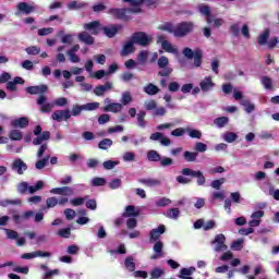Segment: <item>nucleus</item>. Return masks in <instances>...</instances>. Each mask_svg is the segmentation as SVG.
Listing matches in <instances>:
<instances>
[{
    "label": "nucleus",
    "instance_id": "a211bd4d",
    "mask_svg": "<svg viewBox=\"0 0 279 279\" xmlns=\"http://www.w3.org/2000/svg\"><path fill=\"white\" fill-rule=\"evenodd\" d=\"M269 36H271V31L269 28H265L262 34L257 37V45L259 47H264L269 43Z\"/></svg>",
    "mask_w": 279,
    "mask_h": 279
},
{
    "label": "nucleus",
    "instance_id": "0eeeda50",
    "mask_svg": "<svg viewBox=\"0 0 279 279\" xmlns=\"http://www.w3.org/2000/svg\"><path fill=\"white\" fill-rule=\"evenodd\" d=\"M11 169L14 171V173H17V175H24L28 167L27 163L23 161V159L16 158L11 162Z\"/></svg>",
    "mask_w": 279,
    "mask_h": 279
},
{
    "label": "nucleus",
    "instance_id": "7ed1b4c3",
    "mask_svg": "<svg viewBox=\"0 0 279 279\" xmlns=\"http://www.w3.org/2000/svg\"><path fill=\"white\" fill-rule=\"evenodd\" d=\"M138 12H143V9H132V8H111L108 10V14L112 16L113 19H117L118 21H132V16L130 14H138Z\"/></svg>",
    "mask_w": 279,
    "mask_h": 279
},
{
    "label": "nucleus",
    "instance_id": "13d9d810",
    "mask_svg": "<svg viewBox=\"0 0 279 279\" xmlns=\"http://www.w3.org/2000/svg\"><path fill=\"white\" fill-rule=\"evenodd\" d=\"M4 232L7 234V239H10L11 241L19 239V232H16L14 230L4 229Z\"/></svg>",
    "mask_w": 279,
    "mask_h": 279
},
{
    "label": "nucleus",
    "instance_id": "bf43d9fd",
    "mask_svg": "<svg viewBox=\"0 0 279 279\" xmlns=\"http://www.w3.org/2000/svg\"><path fill=\"white\" fill-rule=\"evenodd\" d=\"M190 138H202V131L195 129H187Z\"/></svg>",
    "mask_w": 279,
    "mask_h": 279
},
{
    "label": "nucleus",
    "instance_id": "774afa93",
    "mask_svg": "<svg viewBox=\"0 0 279 279\" xmlns=\"http://www.w3.org/2000/svg\"><path fill=\"white\" fill-rule=\"evenodd\" d=\"M49 34H53V28L52 27L39 28L38 29V36H49Z\"/></svg>",
    "mask_w": 279,
    "mask_h": 279
},
{
    "label": "nucleus",
    "instance_id": "e433bc0d",
    "mask_svg": "<svg viewBox=\"0 0 279 279\" xmlns=\"http://www.w3.org/2000/svg\"><path fill=\"white\" fill-rule=\"evenodd\" d=\"M49 158H51L50 156H47L43 159L37 160V162L35 163L36 169H45V167H47V165H49Z\"/></svg>",
    "mask_w": 279,
    "mask_h": 279
},
{
    "label": "nucleus",
    "instance_id": "f704fd0d",
    "mask_svg": "<svg viewBox=\"0 0 279 279\" xmlns=\"http://www.w3.org/2000/svg\"><path fill=\"white\" fill-rule=\"evenodd\" d=\"M9 138L11 141H23V133L19 130H11L9 133Z\"/></svg>",
    "mask_w": 279,
    "mask_h": 279
},
{
    "label": "nucleus",
    "instance_id": "2eb2a0df",
    "mask_svg": "<svg viewBox=\"0 0 279 279\" xmlns=\"http://www.w3.org/2000/svg\"><path fill=\"white\" fill-rule=\"evenodd\" d=\"M47 96L45 95H40L37 98V105L40 106V112L44 113H49L51 112V108H53V106H51V104L47 102Z\"/></svg>",
    "mask_w": 279,
    "mask_h": 279
},
{
    "label": "nucleus",
    "instance_id": "dca6fc26",
    "mask_svg": "<svg viewBox=\"0 0 279 279\" xmlns=\"http://www.w3.org/2000/svg\"><path fill=\"white\" fill-rule=\"evenodd\" d=\"M165 232H167V227H165V225H159L158 228L150 230V241H158Z\"/></svg>",
    "mask_w": 279,
    "mask_h": 279
},
{
    "label": "nucleus",
    "instance_id": "6e6552de",
    "mask_svg": "<svg viewBox=\"0 0 279 279\" xmlns=\"http://www.w3.org/2000/svg\"><path fill=\"white\" fill-rule=\"evenodd\" d=\"M211 245H215V252H226V250H228V245H226V235H223V233L217 234L214 241H211Z\"/></svg>",
    "mask_w": 279,
    "mask_h": 279
},
{
    "label": "nucleus",
    "instance_id": "a18cd8bd",
    "mask_svg": "<svg viewBox=\"0 0 279 279\" xmlns=\"http://www.w3.org/2000/svg\"><path fill=\"white\" fill-rule=\"evenodd\" d=\"M194 149H195L196 154H204V151H206L208 149V146L202 142H197L195 144Z\"/></svg>",
    "mask_w": 279,
    "mask_h": 279
},
{
    "label": "nucleus",
    "instance_id": "2f4dec72",
    "mask_svg": "<svg viewBox=\"0 0 279 279\" xmlns=\"http://www.w3.org/2000/svg\"><path fill=\"white\" fill-rule=\"evenodd\" d=\"M21 204H23V202L21 199H3L0 201V206H2L3 208H7V206H21Z\"/></svg>",
    "mask_w": 279,
    "mask_h": 279
},
{
    "label": "nucleus",
    "instance_id": "c85d7f7f",
    "mask_svg": "<svg viewBox=\"0 0 279 279\" xmlns=\"http://www.w3.org/2000/svg\"><path fill=\"white\" fill-rule=\"evenodd\" d=\"M17 10L24 14H32V12H34V7L29 5L27 2H20L17 4Z\"/></svg>",
    "mask_w": 279,
    "mask_h": 279
},
{
    "label": "nucleus",
    "instance_id": "9d476101",
    "mask_svg": "<svg viewBox=\"0 0 279 279\" xmlns=\"http://www.w3.org/2000/svg\"><path fill=\"white\" fill-rule=\"evenodd\" d=\"M101 22L93 21L89 23L84 24V29L89 32L93 36H99V32H101Z\"/></svg>",
    "mask_w": 279,
    "mask_h": 279
},
{
    "label": "nucleus",
    "instance_id": "a878e982",
    "mask_svg": "<svg viewBox=\"0 0 279 279\" xmlns=\"http://www.w3.org/2000/svg\"><path fill=\"white\" fill-rule=\"evenodd\" d=\"M144 93H146V95H158L160 93V88H158V86H156L154 83H148L145 87H144Z\"/></svg>",
    "mask_w": 279,
    "mask_h": 279
},
{
    "label": "nucleus",
    "instance_id": "1a4fd4ad",
    "mask_svg": "<svg viewBox=\"0 0 279 279\" xmlns=\"http://www.w3.org/2000/svg\"><path fill=\"white\" fill-rule=\"evenodd\" d=\"M121 29H123V25L121 24H111L109 26L101 27V32H104L107 38H114L116 35L119 34V32H121Z\"/></svg>",
    "mask_w": 279,
    "mask_h": 279
},
{
    "label": "nucleus",
    "instance_id": "a19ab883",
    "mask_svg": "<svg viewBox=\"0 0 279 279\" xmlns=\"http://www.w3.org/2000/svg\"><path fill=\"white\" fill-rule=\"evenodd\" d=\"M228 117H219L216 118L214 123L218 126V128H226V125H228Z\"/></svg>",
    "mask_w": 279,
    "mask_h": 279
},
{
    "label": "nucleus",
    "instance_id": "6e6d98bb",
    "mask_svg": "<svg viewBox=\"0 0 279 279\" xmlns=\"http://www.w3.org/2000/svg\"><path fill=\"white\" fill-rule=\"evenodd\" d=\"M162 276H165V270L160 268H155L150 272L151 279H158V278H161Z\"/></svg>",
    "mask_w": 279,
    "mask_h": 279
},
{
    "label": "nucleus",
    "instance_id": "338daca9",
    "mask_svg": "<svg viewBox=\"0 0 279 279\" xmlns=\"http://www.w3.org/2000/svg\"><path fill=\"white\" fill-rule=\"evenodd\" d=\"M84 110L93 111L97 110L99 108V102H88L86 105H83Z\"/></svg>",
    "mask_w": 279,
    "mask_h": 279
},
{
    "label": "nucleus",
    "instance_id": "680f3d73",
    "mask_svg": "<svg viewBox=\"0 0 279 279\" xmlns=\"http://www.w3.org/2000/svg\"><path fill=\"white\" fill-rule=\"evenodd\" d=\"M171 204V201L167 197H161L156 202V206L159 208H165V206H169Z\"/></svg>",
    "mask_w": 279,
    "mask_h": 279
},
{
    "label": "nucleus",
    "instance_id": "052dcab7",
    "mask_svg": "<svg viewBox=\"0 0 279 279\" xmlns=\"http://www.w3.org/2000/svg\"><path fill=\"white\" fill-rule=\"evenodd\" d=\"M184 134H186V129L184 128H177L173 131H171V136L174 137H180V136H184Z\"/></svg>",
    "mask_w": 279,
    "mask_h": 279
},
{
    "label": "nucleus",
    "instance_id": "7c9ffc66",
    "mask_svg": "<svg viewBox=\"0 0 279 279\" xmlns=\"http://www.w3.org/2000/svg\"><path fill=\"white\" fill-rule=\"evenodd\" d=\"M147 159L149 160V162H160V160H162V157L160 156V154H158V151L149 150L147 153Z\"/></svg>",
    "mask_w": 279,
    "mask_h": 279
},
{
    "label": "nucleus",
    "instance_id": "9b49d317",
    "mask_svg": "<svg viewBox=\"0 0 279 279\" xmlns=\"http://www.w3.org/2000/svg\"><path fill=\"white\" fill-rule=\"evenodd\" d=\"M52 195H63L64 197H71V195H75V191L71 186H62V187H53L50 190Z\"/></svg>",
    "mask_w": 279,
    "mask_h": 279
},
{
    "label": "nucleus",
    "instance_id": "c9c22d12",
    "mask_svg": "<svg viewBox=\"0 0 279 279\" xmlns=\"http://www.w3.org/2000/svg\"><path fill=\"white\" fill-rule=\"evenodd\" d=\"M236 138H239V135L234 132H227L223 134V141H226V143H234Z\"/></svg>",
    "mask_w": 279,
    "mask_h": 279
},
{
    "label": "nucleus",
    "instance_id": "58836bf2",
    "mask_svg": "<svg viewBox=\"0 0 279 279\" xmlns=\"http://www.w3.org/2000/svg\"><path fill=\"white\" fill-rule=\"evenodd\" d=\"M99 149H109V147H112V140L110 138H104L98 144Z\"/></svg>",
    "mask_w": 279,
    "mask_h": 279
},
{
    "label": "nucleus",
    "instance_id": "5701e85b",
    "mask_svg": "<svg viewBox=\"0 0 279 279\" xmlns=\"http://www.w3.org/2000/svg\"><path fill=\"white\" fill-rule=\"evenodd\" d=\"M78 40L85 45H95V37H93L88 32H82L78 34Z\"/></svg>",
    "mask_w": 279,
    "mask_h": 279
},
{
    "label": "nucleus",
    "instance_id": "423d86ee",
    "mask_svg": "<svg viewBox=\"0 0 279 279\" xmlns=\"http://www.w3.org/2000/svg\"><path fill=\"white\" fill-rule=\"evenodd\" d=\"M157 65L160 71L157 73L158 77H171L173 68L169 66V58L162 56L157 60Z\"/></svg>",
    "mask_w": 279,
    "mask_h": 279
},
{
    "label": "nucleus",
    "instance_id": "79ce46f5",
    "mask_svg": "<svg viewBox=\"0 0 279 279\" xmlns=\"http://www.w3.org/2000/svg\"><path fill=\"white\" fill-rule=\"evenodd\" d=\"M193 271H195V267L182 268L179 278L185 279L186 276H193Z\"/></svg>",
    "mask_w": 279,
    "mask_h": 279
},
{
    "label": "nucleus",
    "instance_id": "de8ad7c7",
    "mask_svg": "<svg viewBox=\"0 0 279 279\" xmlns=\"http://www.w3.org/2000/svg\"><path fill=\"white\" fill-rule=\"evenodd\" d=\"M27 191H29V184L27 182H21L17 185V193H20L21 195H25Z\"/></svg>",
    "mask_w": 279,
    "mask_h": 279
},
{
    "label": "nucleus",
    "instance_id": "603ef678",
    "mask_svg": "<svg viewBox=\"0 0 279 279\" xmlns=\"http://www.w3.org/2000/svg\"><path fill=\"white\" fill-rule=\"evenodd\" d=\"M86 4L83 2L72 1L68 4L69 10H82Z\"/></svg>",
    "mask_w": 279,
    "mask_h": 279
},
{
    "label": "nucleus",
    "instance_id": "20e7f679",
    "mask_svg": "<svg viewBox=\"0 0 279 279\" xmlns=\"http://www.w3.org/2000/svg\"><path fill=\"white\" fill-rule=\"evenodd\" d=\"M184 58H186L187 60H193L194 59V66L199 68L202 66V60L204 58V52L202 51V49H195L193 51V49L185 47L182 51Z\"/></svg>",
    "mask_w": 279,
    "mask_h": 279
},
{
    "label": "nucleus",
    "instance_id": "393cba45",
    "mask_svg": "<svg viewBox=\"0 0 279 279\" xmlns=\"http://www.w3.org/2000/svg\"><path fill=\"white\" fill-rule=\"evenodd\" d=\"M161 48L167 53H173L174 56L178 54V48L173 47V45L171 43H169V40H162Z\"/></svg>",
    "mask_w": 279,
    "mask_h": 279
},
{
    "label": "nucleus",
    "instance_id": "37998d69",
    "mask_svg": "<svg viewBox=\"0 0 279 279\" xmlns=\"http://www.w3.org/2000/svg\"><path fill=\"white\" fill-rule=\"evenodd\" d=\"M262 84L267 90H271V88H274V82L271 78H269V76H264L262 78Z\"/></svg>",
    "mask_w": 279,
    "mask_h": 279
},
{
    "label": "nucleus",
    "instance_id": "f3484780",
    "mask_svg": "<svg viewBox=\"0 0 279 279\" xmlns=\"http://www.w3.org/2000/svg\"><path fill=\"white\" fill-rule=\"evenodd\" d=\"M199 86L203 93H208V90H213V88H215V84L213 83V77L206 76L203 81H201Z\"/></svg>",
    "mask_w": 279,
    "mask_h": 279
},
{
    "label": "nucleus",
    "instance_id": "39448f33",
    "mask_svg": "<svg viewBox=\"0 0 279 279\" xmlns=\"http://www.w3.org/2000/svg\"><path fill=\"white\" fill-rule=\"evenodd\" d=\"M131 40L140 47H149V44L154 43V37L145 32H135L132 34Z\"/></svg>",
    "mask_w": 279,
    "mask_h": 279
},
{
    "label": "nucleus",
    "instance_id": "cd10ccee",
    "mask_svg": "<svg viewBox=\"0 0 279 279\" xmlns=\"http://www.w3.org/2000/svg\"><path fill=\"white\" fill-rule=\"evenodd\" d=\"M197 156H199L198 153L185 150L183 153V160L185 162H197Z\"/></svg>",
    "mask_w": 279,
    "mask_h": 279
},
{
    "label": "nucleus",
    "instance_id": "49530a36",
    "mask_svg": "<svg viewBox=\"0 0 279 279\" xmlns=\"http://www.w3.org/2000/svg\"><path fill=\"white\" fill-rule=\"evenodd\" d=\"M231 250L234 252H241L243 250V240H235L231 243Z\"/></svg>",
    "mask_w": 279,
    "mask_h": 279
},
{
    "label": "nucleus",
    "instance_id": "f03ea898",
    "mask_svg": "<svg viewBox=\"0 0 279 279\" xmlns=\"http://www.w3.org/2000/svg\"><path fill=\"white\" fill-rule=\"evenodd\" d=\"M190 178L197 179L196 180L197 186H204V184H206V177H204V172H202V170H193L191 168H183L181 170V175L177 177V182L179 184H191L193 180H191Z\"/></svg>",
    "mask_w": 279,
    "mask_h": 279
},
{
    "label": "nucleus",
    "instance_id": "bb28decb",
    "mask_svg": "<svg viewBox=\"0 0 279 279\" xmlns=\"http://www.w3.org/2000/svg\"><path fill=\"white\" fill-rule=\"evenodd\" d=\"M138 182H140V184H144L145 186H149V187L160 186V180H158V179H151V178L138 179Z\"/></svg>",
    "mask_w": 279,
    "mask_h": 279
},
{
    "label": "nucleus",
    "instance_id": "f257e3e1",
    "mask_svg": "<svg viewBox=\"0 0 279 279\" xmlns=\"http://www.w3.org/2000/svg\"><path fill=\"white\" fill-rule=\"evenodd\" d=\"M158 29L173 34L174 38H184V36H189V34H192L193 29H195V23L181 22L174 26L173 23L166 22L160 25Z\"/></svg>",
    "mask_w": 279,
    "mask_h": 279
},
{
    "label": "nucleus",
    "instance_id": "864d4df0",
    "mask_svg": "<svg viewBox=\"0 0 279 279\" xmlns=\"http://www.w3.org/2000/svg\"><path fill=\"white\" fill-rule=\"evenodd\" d=\"M92 186H106V180L100 177H95L92 180Z\"/></svg>",
    "mask_w": 279,
    "mask_h": 279
},
{
    "label": "nucleus",
    "instance_id": "6ab92c4d",
    "mask_svg": "<svg viewBox=\"0 0 279 279\" xmlns=\"http://www.w3.org/2000/svg\"><path fill=\"white\" fill-rule=\"evenodd\" d=\"M106 90H112V83L107 82L105 85H98L94 88V94L97 97H104Z\"/></svg>",
    "mask_w": 279,
    "mask_h": 279
},
{
    "label": "nucleus",
    "instance_id": "69168bd1",
    "mask_svg": "<svg viewBox=\"0 0 279 279\" xmlns=\"http://www.w3.org/2000/svg\"><path fill=\"white\" fill-rule=\"evenodd\" d=\"M64 215L68 221H73L75 219V211L71 208H66L64 210Z\"/></svg>",
    "mask_w": 279,
    "mask_h": 279
},
{
    "label": "nucleus",
    "instance_id": "5fc2aeb1",
    "mask_svg": "<svg viewBox=\"0 0 279 279\" xmlns=\"http://www.w3.org/2000/svg\"><path fill=\"white\" fill-rule=\"evenodd\" d=\"M58 204V198L56 196L48 197L46 199V208H56V205Z\"/></svg>",
    "mask_w": 279,
    "mask_h": 279
},
{
    "label": "nucleus",
    "instance_id": "c03bdc74",
    "mask_svg": "<svg viewBox=\"0 0 279 279\" xmlns=\"http://www.w3.org/2000/svg\"><path fill=\"white\" fill-rule=\"evenodd\" d=\"M168 219H178L180 217V209L179 208H171L167 211Z\"/></svg>",
    "mask_w": 279,
    "mask_h": 279
},
{
    "label": "nucleus",
    "instance_id": "c756f323",
    "mask_svg": "<svg viewBox=\"0 0 279 279\" xmlns=\"http://www.w3.org/2000/svg\"><path fill=\"white\" fill-rule=\"evenodd\" d=\"M141 215V211L136 210V207L133 205H129L125 208V213L123 214V217H138Z\"/></svg>",
    "mask_w": 279,
    "mask_h": 279
},
{
    "label": "nucleus",
    "instance_id": "b1692460",
    "mask_svg": "<svg viewBox=\"0 0 279 279\" xmlns=\"http://www.w3.org/2000/svg\"><path fill=\"white\" fill-rule=\"evenodd\" d=\"M29 217H34L33 210H28L24 213L22 216L19 214H13L12 219L14 223L19 225V223H22L23 219H29Z\"/></svg>",
    "mask_w": 279,
    "mask_h": 279
},
{
    "label": "nucleus",
    "instance_id": "4468645a",
    "mask_svg": "<svg viewBox=\"0 0 279 279\" xmlns=\"http://www.w3.org/2000/svg\"><path fill=\"white\" fill-rule=\"evenodd\" d=\"M47 90H49V87L45 84L26 87L28 95H45Z\"/></svg>",
    "mask_w": 279,
    "mask_h": 279
},
{
    "label": "nucleus",
    "instance_id": "473e14b6",
    "mask_svg": "<svg viewBox=\"0 0 279 279\" xmlns=\"http://www.w3.org/2000/svg\"><path fill=\"white\" fill-rule=\"evenodd\" d=\"M145 117H147V112L145 111H140L137 113V125L140 128H146L147 121H145Z\"/></svg>",
    "mask_w": 279,
    "mask_h": 279
},
{
    "label": "nucleus",
    "instance_id": "4c0bfd02",
    "mask_svg": "<svg viewBox=\"0 0 279 279\" xmlns=\"http://www.w3.org/2000/svg\"><path fill=\"white\" fill-rule=\"evenodd\" d=\"M129 104H132V94H130V92H124L122 94L121 105L128 106Z\"/></svg>",
    "mask_w": 279,
    "mask_h": 279
},
{
    "label": "nucleus",
    "instance_id": "0e129e2a",
    "mask_svg": "<svg viewBox=\"0 0 279 279\" xmlns=\"http://www.w3.org/2000/svg\"><path fill=\"white\" fill-rule=\"evenodd\" d=\"M82 110H84V105H74L72 108V117H80L82 114Z\"/></svg>",
    "mask_w": 279,
    "mask_h": 279
},
{
    "label": "nucleus",
    "instance_id": "3c124183",
    "mask_svg": "<svg viewBox=\"0 0 279 279\" xmlns=\"http://www.w3.org/2000/svg\"><path fill=\"white\" fill-rule=\"evenodd\" d=\"M230 34H232L234 37H238L239 34H241V26L239 23L232 24L229 28Z\"/></svg>",
    "mask_w": 279,
    "mask_h": 279
},
{
    "label": "nucleus",
    "instance_id": "4d7b16f0",
    "mask_svg": "<svg viewBox=\"0 0 279 279\" xmlns=\"http://www.w3.org/2000/svg\"><path fill=\"white\" fill-rule=\"evenodd\" d=\"M117 165H119V161L107 160L102 163V167L107 171H110V170L114 169L117 167Z\"/></svg>",
    "mask_w": 279,
    "mask_h": 279
},
{
    "label": "nucleus",
    "instance_id": "09e8293b",
    "mask_svg": "<svg viewBox=\"0 0 279 279\" xmlns=\"http://www.w3.org/2000/svg\"><path fill=\"white\" fill-rule=\"evenodd\" d=\"M162 247H165V244L162 243V241H157L154 246L153 250L155 253L157 254H161L165 256V251H162Z\"/></svg>",
    "mask_w": 279,
    "mask_h": 279
},
{
    "label": "nucleus",
    "instance_id": "4be33fe9",
    "mask_svg": "<svg viewBox=\"0 0 279 279\" xmlns=\"http://www.w3.org/2000/svg\"><path fill=\"white\" fill-rule=\"evenodd\" d=\"M130 53H134V41L132 40V38H130V40L125 43L120 56H122V58H125V56H130Z\"/></svg>",
    "mask_w": 279,
    "mask_h": 279
},
{
    "label": "nucleus",
    "instance_id": "412c9836",
    "mask_svg": "<svg viewBox=\"0 0 279 279\" xmlns=\"http://www.w3.org/2000/svg\"><path fill=\"white\" fill-rule=\"evenodd\" d=\"M123 110V105L119 102H111L104 107V112H113L117 114Z\"/></svg>",
    "mask_w": 279,
    "mask_h": 279
},
{
    "label": "nucleus",
    "instance_id": "aec40b11",
    "mask_svg": "<svg viewBox=\"0 0 279 279\" xmlns=\"http://www.w3.org/2000/svg\"><path fill=\"white\" fill-rule=\"evenodd\" d=\"M11 125L13 128H21L22 130H25V128L29 125V119L27 117H22V118L12 120Z\"/></svg>",
    "mask_w": 279,
    "mask_h": 279
},
{
    "label": "nucleus",
    "instance_id": "e2e57ef3",
    "mask_svg": "<svg viewBox=\"0 0 279 279\" xmlns=\"http://www.w3.org/2000/svg\"><path fill=\"white\" fill-rule=\"evenodd\" d=\"M121 184H122L121 179H113L109 183V189H111V191H116V189H121Z\"/></svg>",
    "mask_w": 279,
    "mask_h": 279
},
{
    "label": "nucleus",
    "instance_id": "72a5a7b5",
    "mask_svg": "<svg viewBox=\"0 0 279 279\" xmlns=\"http://www.w3.org/2000/svg\"><path fill=\"white\" fill-rule=\"evenodd\" d=\"M124 265L129 271H135L136 270V263H134V257L129 256L124 260Z\"/></svg>",
    "mask_w": 279,
    "mask_h": 279
},
{
    "label": "nucleus",
    "instance_id": "f8f14e48",
    "mask_svg": "<svg viewBox=\"0 0 279 279\" xmlns=\"http://www.w3.org/2000/svg\"><path fill=\"white\" fill-rule=\"evenodd\" d=\"M71 118V111L66 110H57L52 113L53 121H58V123H62V121H69Z\"/></svg>",
    "mask_w": 279,
    "mask_h": 279
},
{
    "label": "nucleus",
    "instance_id": "8fccbe9b",
    "mask_svg": "<svg viewBox=\"0 0 279 279\" xmlns=\"http://www.w3.org/2000/svg\"><path fill=\"white\" fill-rule=\"evenodd\" d=\"M28 56H38L40 53V47L38 46H31L25 49Z\"/></svg>",
    "mask_w": 279,
    "mask_h": 279
},
{
    "label": "nucleus",
    "instance_id": "ea45409f",
    "mask_svg": "<svg viewBox=\"0 0 279 279\" xmlns=\"http://www.w3.org/2000/svg\"><path fill=\"white\" fill-rule=\"evenodd\" d=\"M58 236H60L61 239H70L71 238V228H64V229H60L57 232Z\"/></svg>",
    "mask_w": 279,
    "mask_h": 279
},
{
    "label": "nucleus",
    "instance_id": "ddd939ff",
    "mask_svg": "<svg viewBox=\"0 0 279 279\" xmlns=\"http://www.w3.org/2000/svg\"><path fill=\"white\" fill-rule=\"evenodd\" d=\"M198 12L203 15L206 16V23L208 25H213V19H215V16L213 15V13L210 12V7L207 4H199L198 5Z\"/></svg>",
    "mask_w": 279,
    "mask_h": 279
}]
</instances>
